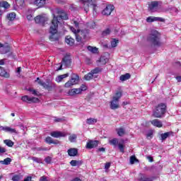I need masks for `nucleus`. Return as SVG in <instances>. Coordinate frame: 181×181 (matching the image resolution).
I'll return each mask as SVG.
<instances>
[{"instance_id": "f257e3e1", "label": "nucleus", "mask_w": 181, "mask_h": 181, "mask_svg": "<svg viewBox=\"0 0 181 181\" xmlns=\"http://www.w3.org/2000/svg\"><path fill=\"white\" fill-rule=\"evenodd\" d=\"M67 19H69V16H67V13L65 12L61 13V14L57 16L53 15V19L49 28V33H51V35L49 36V40H51V42L59 40V35H57L59 23L61 22L60 21H67Z\"/></svg>"}, {"instance_id": "f03ea898", "label": "nucleus", "mask_w": 181, "mask_h": 181, "mask_svg": "<svg viewBox=\"0 0 181 181\" xmlns=\"http://www.w3.org/2000/svg\"><path fill=\"white\" fill-rule=\"evenodd\" d=\"M147 40L157 47L162 46V42H160V34L156 30L151 31V33L147 37Z\"/></svg>"}, {"instance_id": "7ed1b4c3", "label": "nucleus", "mask_w": 181, "mask_h": 181, "mask_svg": "<svg viewBox=\"0 0 181 181\" xmlns=\"http://www.w3.org/2000/svg\"><path fill=\"white\" fill-rule=\"evenodd\" d=\"M70 30L74 33L77 42H81V39H86L88 36V33H90L88 30H82L80 31V30H77L72 26H70Z\"/></svg>"}, {"instance_id": "20e7f679", "label": "nucleus", "mask_w": 181, "mask_h": 181, "mask_svg": "<svg viewBox=\"0 0 181 181\" xmlns=\"http://www.w3.org/2000/svg\"><path fill=\"white\" fill-rule=\"evenodd\" d=\"M165 112H166V105L160 103L156 107V109L153 112V117L155 118H162Z\"/></svg>"}, {"instance_id": "39448f33", "label": "nucleus", "mask_w": 181, "mask_h": 181, "mask_svg": "<svg viewBox=\"0 0 181 181\" xmlns=\"http://www.w3.org/2000/svg\"><path fill=\"white\" fill-rule=\"evenodd\" d=\"M121 97H122V93L119 91L115 93L110 102L111 110H117V108H119V98H121Z\"/></svg>"}, {"instance_id": "423d86ee", "label": "nucleus", "mask_w": 181, "mask_h": 181, "mask_svg": "<svg viewBox=\"0 0 181 181\" xmlns=\"http://www.w3.org/2000/svg\"><path fill=\"white\" fill-rule=\"evenodd\" d=\"M35 81H38V84L40 86H42L45 90H47V91H52L53 88H56V83L52 82V81H47L46 83L43 81H40L39 78H37V80Z\"/></svg>"}, {"instance_id": "0eeeda50", "label": "nucleus", "mask_w": 181, "mask_h": 181, "mask_svg": "<svg viewBox=\"0 0 181 181\" xmlns=\"http://www.w3.org/2000/svg\"><path fill=\"white\" fill-rule=\"evenodd\" d=\"M81 4L83 5V9L85 12H88V8L92 6L93 10L95 11L97 8V4H94V0H81Z\"/></svg>"}, {"instance_id": "6e6552de", "label": "nucleus", "mask_w": 181, "mask_h": 181, "mask_svg": "<svg viewBox=\"0 0 181 181\" xmlns=\"http://www.w3.org/2000/svg\"><path fill=\"white\" fill-rule=\"evenodd\" d=\"M109 144L110 145H112V146H114V148H117L118 146L122 153H124L125 152V149H124L125 146H124V143H119L118 141V139L114 138V139H110Z\"/></svg>"}, {"instance_id": "1a4fd4ad", "label": "nucleus", "mask_w": 181, "mask_h": 181, "mask_svg": "<svg viewBox=\"0 0 181 181\" xmlns=\"http://www.w3.org/2000/svg\"><path fill=\"white\" fill-rule=\"evenodd\" d=\"M70 64H71V59H70V56L66 55L62 59V64H57V66H59V68L55 67L54 70H56V71H59V70H62L63 66H64V67H70Z\"/></svg>"}, {"instance_id": "9d476101", "label": "nucleus", "mask_w": 181, "mask_h": 181, "mask_svg": "<svg viewBox=\"0 0 181 181\" xmlns=\"http://www.w3.org/2000/svg\"><path fill=\"white\" fill-rule=\"evenodd\" d=\"M78 75L76 74H73L71 75V80L68 81L66 83H65V87L66 88H69V87H71V86H74L76 84H77L78 83Z\"/></svg>"}, {"instance_id": "9b49d317", "label": "nucleus", "mask_w": 181, "mask_h": 181, "mask_svg": "<svg viewBox=\"0 0 181 181\" xmlns=\"http://www.w3.org/2000/svg\"><path fill=\"white\" fill-rule=\"evenodd\" d=\"M11 52V46L8 43L0 42V54H6Z\"/></svg>"}, {"instance_id": "f8f14e48", "label": "nucleus", "mask_w": 181, "mask_h": 181, "mask_svg": "<svg viewBox=\"0 0 181 181\" xmlns=\"http://www.w3.org/2000/svg\"><path fill=\"white\" fill-rule=\"evenodd\" d=\"M21 100L24 103H28V104H31V103H39V98L35 97H29L28 95L23 96Z\"/></svg>"}, {"instance_id": "ddd939ff", "label": "nucleus", "mask_w": 181, "mask_h": 181, "mask_svg": "<svg viewBox=\"0 0 181 181\" xmlns=\"http://www.w3.org/2000/svg\"><path fill=\"white\" fill-rule=\"evenodd\" d=\"M47 16L46 15H42V16H37L35 18V21L37 23H40L41 25H44L45 22H47L48 21Z\"/></svg>"}, {"instance_id": "4468645a", "label": "nucleus", "mask_w": 181, "mask_h": 181, "mask_svg": "<svg viewBox=\"0 0 181 181\" xmlns=\"http://www.w3.org/2000/svg\"><path fill=\"white\" fill-rule=\"evenodd\" d=\"M115 8V7H114V5L108 4L102 11L103 15H105L106 16L111 15V13L112 12V11H114Z\"/></svg>"}, {"instance_id": "2eb2a0df", "label": "nucleus", "mask_w": 181, "mask_h": 181, "mask_svg": "<svg viewBox=\"0 0 181 181\" xmlns=\"http://www.w3.org/2000/svg\"><path fill=\"white\" fill-rule=\"evenodd\" d=\"M25 6V0H16L13 5L14 11H18V9H22Z\"/></svg>"}, {"instance_id": "dca6fc26", "label": "nucleus", "mask_w": 181, "mask_h": 181, "mask_svg": "<svg viewBox=\"0 0 181 181\" xmlns=\"http://www.w3.org/2000/svg\"><path fill=\"white\" fill-rule=\"evenodd\" d=\"M148 23H152V22H165V18L160 17L149 16L146 18Z\"/></svg>"}, {"instance_id": "f3484780", "label": "nucleus", "mask_w": 181, "mask_h": 181, "mask_svg": "<svg viewBox=\"0 0 181 181\" xmlns=\"http://www.w3.org/2000/svg\"><path fill=\"white\" fill-rule=\"evenodd\" d=\"M98 146V141L97 140H89L86 143L87 149H93V148H97Z\"/></svg>"}, {"instance_id": "a211bd4d", "label": "nucleus", "mask_w": 181, "mask_h": 181, "mask_svg": "<svg viewBox=\"0 0 181 181\" xmlns=\"http://www.w3.org/2000/svg\"><path fill=\"white\" fill-rule=\"evenodd\" d=\"M148 9L151 11V12H156V11H158V9H159V2L152 1L148 5Z\"/></svg>"}, {"instance_id": "6ab92c4d", "label": "nucleus", "mask_w": 181, "mask_h": 181, "mask_svg": "<svg viewBox=\"0 0 181 181\" xmlns=\"http://www.w3.org/2000/svg\"><path fill=\"white\" fill-rule=\"evenodd\" d=\"M0 131H4V132H10V134H18V132H16V129H12L9 127H4L0 126Z\"/></svg>"}, {"instance_id": "aec40b11", "label": "nucleus", "mask_w": 181, "mask_h": 181, "mask_svg": "<svg viewBox=\"0 0 181 181\" xmlns=\"http://www.w3.org/2000/svg\"><path fill=\"white\" fill-rule=\"evenodd\" d=\"M50 135L53 138H62L66 136L67 134L62 132H52L50 133Z\"/></svg>"}, {"instance_id": "412c9836", "label": "nucleus", "mask_w": 181, "mask_h": 181, "mask_svg": "<svg viewBox=\"0 0 181 181\" xmlns=\"http://www.w3.org/2000/svg\"><path fill=\"white\" fill-rule=\"evenodd\" d=\"M139 181H153V179L151 177H148V175H145V174L140 173L139 175V177L137 179Z\"/></svg>"}, {"instance_id": "4be33fe9", "label": "nucleus", "mask_w": 181, "mask_h": 181, "mask_svg": "<svg viewBox=\"0 0 181 181\" xmlns=\"http://www.w3.org/2000/svg\"><path fill=\"white\" fill-rule=\"evenodd\" d=\"M173 135H174L173 132H168L161 134L160 140L162 141V142H163V141H165V139H168L169 136H173Z\"/></svg>"}, {"instance_id": "5701e85b", "label": "nucleus", "mask_w": 181, "mask_h": 181, "mask_svg": "<svg viewBox=\"0 0 181 181\" xmlns=\"http://www.w3.org/2000/svg\"><path fill=\"white\" fill-rule=\"evenodd\" d=\"M151 124H152L153 127H156L157 128H162V127L163 126L162 122L158 119L151 120Z\"/></svg>"}, {"instance_id": "b1692460", "label": "nucleus", "mask_w": 181, "mask_h": 181, "mask_svg": "<svg viewBox=\"0 0 181 181\" xmlns=\"http://www.w3.org/2000/svg\"><path fill=\"white\" fill-rule=\"evenodd\" d=\"M81 93V88H73L69 90V95H77V94H80Z\"/></svg>"}, {"instance_id": "393cba45", "label": "nucleus", "mask_w": 181, "mask_h": 181, "mask_svg": "<svg viewBox=\"0 0 181 181\" xmlns=\"http://www.w3.org/2000/svg\"><path fill=\"white\" fill-rule=\"evenodd\" d=\"M0 76L1 77H5V78H9L10 74L9 73L6 72L4 67L0 66Z\"/></svg>"}, {"instance_id": "a878e982", "label": "nucleus", "mask_w": 181, "mask_h": 181, "mask_svg": "<svg viewBox=\"0 0 181 181\" xmlns=\"http://www.w3.org/2000/svg\"><path fill=\"white\" fill-rule=\"evenodd\" d=\"M68 155L69 156H76L77 153H78V151L76 148H69L68 151Z\"/></svg>"}, {"instance_id": "bb28decb", "label": "nucleus", "mask_w": 181, "mask_h": 181, "mask_svg": "<svg viewBox=\"0 0 181 181\" xmlns=\"http://www.w3.org/2000/svg\"><path fill=\"white\" fill-rule=\"evenodd\" d=\"M101 71H102V69L100 68L96 67L94 69L91 70L90 73L92 74L93 77L95 78H97V75L96 74H98V73H101Z\"/></svg>"}, {"instance_id": "cd10ccee", "label": "nucleus", "mask_w": 181, "mask_h": 181, "mask_svg": "<svg viewBox=\"0 0 181 181\" xmlns=\"http://www.w3.org/2000/svg\"><path fill=\"white\" fill-rule=\"evenodd\" d=\"M35 5H37L39 8H42L46 4V0H35L34 1Z\"/></svg>"}, {"instance_id": "c85d7f7f", "label": "nucleus", "mask_w": 181, "mask_h": 181, "mask_svg": "<svg viewBox=\"0 0 181 181\" xmlns=\"http://www.w3.org/2000/svg\"><path fill=\"white\" fill-rule=\"evenodd\" d=\"M98 63H100V65L107 64L108 63V58H107L105 56L100 57L99 61H98Z\"/></svg>"}, {"instance_id": "c756f323", "label": "nucleus", "mask_w": 181, "mask_h": 181, "mask_svg": "<svg viewBox=\"0 0 181 181\" xmlns=\"http://www.w3.org/2000/svg\"><path fill=\"white\" fill-rule=\"evenodd\" d=\"M0 8H4V9H9L11 8V4L8 1H3L0 2Z\"/></svg>"}, {"instance_id": "7c9ffc66", "label": "nucleus", "mask_w": 181, "mask_h": 181, "mask_svg": "<svg viewBox=\"0 0 181 181\" xmlns=\"http://www.w3.org/2000/svg\"><path fill=\"white\" fill-rule=\"evenodd\" d=\"M65 42L69 46H73V45H74V39H73L72 37H71L69 35L66 37Z\"/></svg>"}, {"instance_id": "2f4dec72", "label": "nucleus", "mask_w": 181, "mask_h": 181, "mask_svg": "<svg viewBox=\"0 0 181 181\" xmlns=\"http://www.w3.org/2000/svg\"><path fill=\"white\" fill-rule=\"evenodd\" d=\"M97 119L90 117L86 119V124H88V125H94V124H97Z\"/></svg>"}, {"instance_id": "473e14b6", "label": "nucleus", "mask_w": 181, "mask_h": 181, "mask_svg": "<svg viewBox=\"0 0 181 181\" xmlns=\"http://www.w3.org/2000/svg\"><path fill=\"white\" fill-rule=\"evenodd\" d=\"M66 77H69V74H65L63 75L58 76L56 78L55 81H57V83H60V82H62L63 78H66Z\"/></svg>"}, {"instance_id": "72a5a7b5", "label": "nucleus", "mask_w": 181, "mask_h": 181, "mask_svg": "<svg viewBox=\"0 0 181 181\" xmlns=\"http://www.w3.org/2000/svg\"><path fill=\"white\" fill-rule=\"evenodd\" d=\"M87 49L89 52H90V53H93V54H97L98 53V48H97L96 47H93V46H88Z\"/></svg>"}, {"instance_id": "f704fd0d", "label": "nucleus", "mask_w": 181, "mask_h": 181, "mask_svg": "<svg viewBox=\"0 0 181 181\" xmlns=\"http://www.w3.org/2000/svg\"><path fill=\"white\" fill-rule=\"evenodd\" d=\"M129 78H131V75L129 74H125L119 77L121 81H126V80H129Z\"/></svg>"}, {"instance_id": "c9c22d12", "label": "nucleus", "mask_w": 181, "mask_h": 181, "mask_svg": "<svg viewBox=\"0 0 181 181\" xmlns=\"http://www.w3.org/2000/svg\"><path fill=\"white\" fill-rule=\"evenodd\" d=\"M116 132L119 136H124V135H125V129L124 128H117L116 129Z\"/></svg>"}, {"instance_id": "e433bc0d", "label": "nucleus", "mask_w": 181, "mask_h": 181, "mask_svg": "<svg viewBox=\"0 0 181 181\" xmlns=\"http://www.w3.org/2000/svg\"><path fill=\"white\" fill-rule=\"evenodd\" d=\"M93 78H94V76L91 72H89L84 76V80H86V81H90V80H93Z\"/></svg>"}, {"instance_id": "4c0bfd02", "label": "nucleus", "mask_w": 181, "mask_h": 181, "mask_svg": "<svg viewBox=\"0 0 181 181\" xmlns=\"http://www.w3.org/2000/svg\"><path fill=\"white\" fill-rule=\"evenodd\" d=\"M70 165H71V166H81V161L72 160L70 162Z\"/></svg>"}, {"instance_id": "58836bf2", "label": "nucleus", "mask_w": 181, "mask_h": 181, "mask_svg": "<svg viewBox=\"0 0 181 181\" xmlns=\"http://www.w3.org/2000/svg\"><path fill=\"white\" fill-rule=\"evenodd\" d=\"M6 18L8 21H15V18H16V13H8L7 14Z\"/></svg>"}, {"instance_id": "ea45409f", "label": "nucleus", "mask_w": 181, "mask_h": 181, "mask_svg": "<svg viewBox=\"0 0 181 181\" xmlns=\"http://www.w3.org/2000/svg\"><path fill=\"white\" fill-rule=\"evenodd\" d=\"M11 162H12V160L9 158H6L4 160H1L0 163H1V165H9Z\"/></svg>"}, {"instance_id": "a19ab883", "label": "nucleus", "mask_w": 181, "mask_h": 181, "mask_svg": "<svg viewBox=\"0 0 181 181\" xmlns=\"http://www.w3.org/2000/svg\"><path fill=\"white\" fill-rule=\"evenodd\" d=\"M4 143L9 148H12V146H13V141L11 140L6 139L4 141Z\"/></svg>"}, {"instance_id": "79ce46f5", "label": "nucleus", "mask_w": 181, "mask_h": 181, "mask_svg": "<svg viewBox=\"0 0 181 181\" xmlns=\"http://www.w3.org/2000/svg\"><path fill=\"white\" fill-rule=\"evenodd\" d=\"M119 41L117 39H112L111 41V47H117L118 45Z\"/></svg>"}, {"instance_id": "37998d69", "label": "nucleus", "mask_w": 181, "mask_h": 181, "mask_svg": "<svg viewBox=\"0 0 181 181\" xmlns=\"http://www.w3.org/2000/svg\"><path fill=\"white\" fill-rule=\"evenodd\" d=\"M69 139L70 142H76V140L77 139V135L71 134V136H69Z\"/></svg>"}, {"instance_id": "c03bdc74", "label": "nucleus", "mask_w": 181, "mask_h": 181, "mask_svg": "<svg viewBox=\"0 0 181 181\" xmlns=\"http://www.w3.org/2000/svg\"><path fill=\"white\" fill-rule=\"evenodd\" d=\"M45 141L47 142V144H56V142H54V141H53V139H52V137H50V136H47V137L45 139Z\"/></svg>"}, {"instance_id": "a18cd8bd", "label": "nucleus", "mask_w": 181, "mask_h": 181, "mask_svg": "<svg viewBox=\"0 0 181 181\" xmlns=\"http://www.w3.org/2000/svg\"><path fill=\"white\" fill-rule=\"evenodd\" d=\"M110 33H111V30L110 28H107L103 32L102 35L103 36H108V35H110Z\"/></svg>"}, {"instance_id": "49530a36", "label": "nucleus", "mask_w": 181, "mask_h": 181, "mask_svg": "<svg viewBox=\"0 0 181 181\" xmlns=\"http://www.w3.org/2000/svg\"><path fill=\"white\" fill-rule=\"evenodd\" d=\"M32 160L34 162H36L37 163H42V160L40 158H37V157H33Z\"/></svg>"}, {"instance_id": "de8ad7c7", "label": "nucleus", "mask_w": 181, "mask_h": 181, "mask_svg": "<svg viewBox=\"0 0 181 181\" xmlns=\"http://www.w3.org/2000/svg\"><path fill=\"white\" fill-rule=\"evenodd\" d=\"M21 179V177L19 175H15L12 177L13 181H20Z\"/></svg>"}, {"instance_id": "09e8293b", "label": "nucleus", "mask_w": 181, "mask_h": 181, "mask_svg": "<svg viewBox=\"0 0 181 181\" xmlns=\"http://www.w3.org/2000/svg\"><path fill=\"white\" fill-rule=\"evenodd\" d=\"M152 136H153V132H152V131L148 132L146 134V138L148 139H151L152 138Z\"/></svg>"}, {"instance_id": "8fccbe9b", "label": "nucleus", "mask_w": 181, "mask_h": 181, "mask_svg": "<svg viewBox=\"0 0 181 181\" xmlns=\"http://www.w3.org/2000/svg\"><path fill=\"white\" fill-rule=\"evenodd\" d=\"M28 91H30V93H31V94H33V95H38L37 91H36V90H33L32 88H29Z\"/></svg>"}, {"instance_id": "3c124183", "label": "nucleus", "mask_w": 181, "mask_h": 181, "mask_svg": "<svg viewBox=\"0 0 181 181\" xmlns=\"http://www.w3.org/2000/svg\"><path fill=\"white\" fill-rule=\"evenodd\" d=\"M135 160H136V158H135V156H132L130 157V163L132 165H134V163H135Z\"/></svg>"}, {"instance_id": "603ef678", "label": "nucleus", "mask_w": 181, "mask_h": 181, "mask_svg": "<svg viewBox=\"0 0 181 181\" xmlns=\"http://www.w3.org/2000/svg\"><path fill=\"white\" fill-rule=\"evenodd\" d=\"M45 160L46 163H52V157L47 156V158H45Z\"/></svg>"}, {"instance_id": "864d4df0", "label": "nucleus", "mask_w": 181, "mask_h": 181, "mask_svg": "<svg viewBox=\"0 0 181 181\" xmlns=\"http://www.w3.org/2000/svg\"><path fill=\"white\" fill-rule=\"evenodd\" d=\"M74 26L76 28V29H75L76 30H80V29H78V26H79L78 22L74 21Z\"/></svg>"}, {"instance_id": "5fc2aeb1", "label": "nucleus", "mask_w": 181, "mask_h": 181, "mask_svg": "<svg viewBox=\"0 0 181 181\" xmlns=\"http://www.w3.org/2000/svg\"><path fill=\"white\" fill-rule=\"evenodd\" d=\"M79 88L81 89V91H86V90H87V86L86 85H82Z\"/></svg>"}, {"instance_id": "6e6d98bb", "label": "nucleus", "mask_w": 181, "mask_h": 181, "mask_svg": "<svg viewBox=\"0 0 181 181\" xmlns=\"http://www.w3.org/2000/svg\"><path fill=\"white\" fill-rule=\"evenodd\" d=\"M111 167V163H107L105 165V169L108 170L110 169V168Z\"/></svg>"}, {"instance_id": "4d7b16f0", "label": "nucleus", "mask_w": 181, "mask_h": 181, "mask_svg": "<svg viewBox=\"0 0 181 181\" xmlns=\"http://www.w3.org/2000/svg\"><path fill=\"white\" fill-rule=\"evenodd\" d=\"M40 181H48L47 180V177L46 176H42L40 178Z\"/></svg>"}, {"instance_id": "13d9d810", "label": "nucleus", "mask_w": 181, "mask_h": 181, "mask_svg": "<svg viewBox=\"0 0 181 181\" xmlns=\"http://www.w3.org/2000/svg\"><path fill=\"white\" fill-rule=\"evenodd\" d=\"M6 152V149L5 148L0 147V153H5Z\"/></svg>"}, {"instance_id": "bf43d9fd", "label": "nucleus", "mask_w": 181, "mask_h": 181, "mask_svg": "<svg viewBox=\"0 0 181 181\" xmlns=\"http://www.w3.org/2000/svg\"><path fill=\"white\" fill-rule=\"evenodd\" d=\"M62 120H63V119H62V118H59V117H56V118L54 119V122H62Z\"/></svg>"}, {"instance_id": "052dcab7", "label": "nucleus", "mask_w": 181, "mask_h": 181, "mask_svg": "<svg viewBox=\"0 0 181 181\" xmlns=\"http://www.w3.org/2000/svg\"><path fill=\"white\" fill-rule=\"evenodd\" d=\"M37 151H49V149L46 148H37Z\"/></svg>"}, {"instance_id": "680f3d73", "label": "nucleus", "mask_w": 181, "mask_h": 181, "mask_svg": "<svg viewBox=\"0 0 181 181\" xmlns=\"http://www.w3.org/2000/svg\"><path fill=\"white\" fill-rule=\"evenodd\" d=\"M99 152H105V148L102 147L98 149Z\"/></svg>"}, {"instance_id": "e2e57ef3", "label": "nucleus", "mask_w": 181, "mask_h": 181, "mask_svg": "<svg viewBox=\"0 0 181 181\" xmlns=\"http://www.w3.org/2000/svg\"><path fill=\"white\" fill-rule=\"evenodd\" d=\"M147 159L150 161V162H153V158H152L151 156H148Z\"/></svg>"}, {"instance_id": "0e129e2a", "label": "nucleus", "mask_w": 181, "mask_h": 181, "mask_svg": "<svg viewBox=\"0 0 181 181\" xmlns=\"http://www.w3.org/2000/svg\"><path fill=\"white\" fill-rule=\"evenodd\" d=\"M175 78L178 81V83H181V76H177Z\"/></svg>"}, {"instance_id": "69168bd1", "label": "nucleus", "mask_w": 181, "mask_h": 181, "mask_svg": "<svg viewBox=\"0 0 181 181\" xmlns=\"http://www.w3.org/2000/svg\"><path fill=\"white\" fill-rule=\"evenodd\" d=\"M32 18H33L32 15H28V16H27V19H28V21H32Z\"/></svg>"}, {"instance_id": "338daca9", "label": "nucleus", "mask_w": 181, "mask_h": 181, "mask_svg": "<svg viewBox=\"0 0 181 181\" xmlns=\"http://www.w3.org/2000/svg\"><path fill=\"white\" fill-rule=\"evenodd\" d=\"M21 67L17 68L16 73L19 74V73H21Z\"/></svg>"}, {"instance_id": "774afa93", "label": "nucleus", "mask_w": 181, "mask_h": 181, "mask_svg": "<svg viewBox=\"0 0 181 181\" xmlns=\"http://www.w3.org/2000/svg\"><path fill=\"white\" fill-rule=\"evenodd\" d=\"M11 117H15V113H11Z\"/></svg>"}]
</instances>
